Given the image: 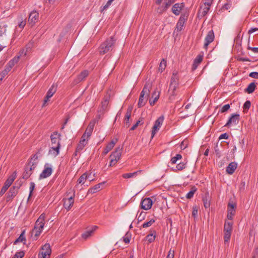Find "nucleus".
<instances>
[{
    "instance_id": "1",
    "label": "nucleus",
    "mask_w": 258,
    "mask_h": 258,
    "mask_svg": "<svg viewBox=\"0 0 258 258\" xmlns=\"http://www.w3.org/2000/svg\"><path fill=\"white\" fill-rule=\"evenodd\" d=\"M116 39L112 36L106 39V40L101 44L99 47L100 54L103 55L113 49L116 42Z\"/></svg>"
},
{
    "instance_id": "2",
    "label": "nucleus",
    "mask_w": 258,
    "mask_h": 258,
    "mask_svg": "<svg viewBox=\"0 0 258 258\" xmlns=\"http://www.w3.org/2000/svg\"><path fill=\"white\" fill-rule=\"evenodd\" d=\"M152 84L151 83H146L145 84L144 88L140 94L138 102L139 107H142L145 105L147 100L145 99V96L146 95V97H148L149 96Z\"/></svg>"
},
{
    "instance_id": "3",
    "label": "nucleus",
    "mask_w": 258,
    "mask_h": 258,
    "mask_svg": "<svg viewBox=\"0 0 258 258\" xmlns=\"http://www.w3.org/2000/svg\"><path fill=\"white\" fill-rule=\"evenodd\" d=\"M179 85V77L177 72H174L171 78V83L169 86V91L172 96L175 95V91Z\"/></svg>"
},
{
    "instance_id": "4",
    "label": "nucleus",
    "mask_w": 258,
    "mask_h": 258,
    "mask_svg": "<svg viewBox=\"0 0 258 258\" xmlns=\"http://www.w3.org/2000/svg\"><path fill=\"white\" fill-rule=\"evenodd\" d=\"M17 177V173L16 171L14 172L9 178L5 181L4 186L1 189L0 191V196H2L7 190L8 188L11 185L13 181L15 180Z\"/></svg>"
},
{
    "instance_id": "5",
    "label": "nucleus",
    "mask_w": 258,
    "mask_h": 258,
    "mask_svg": "<svg viewBox=\"0 0 258 258\" xmlns=\"http://www.w3.org/2000/svg\"><path fill=\"white\" fill-rule=\"evenodd\" d=\"M211 5V2H205L203 5L201 6L198 12V17L199 19H202L205 16L210 10V8Z\"/></svg>"
},
{
    "instance_id": "6",
    "label": "nucleus",
    "mask_w": 258,
    "mask_h": 258,
    "mask_svg": "<svg viewBox=\"0 0 258 258\" xmlns=\"http://www.w3.org/2000/svg\"><path fill=\"white\" fill-rule=\"evenodd\" d=\"M36 166V163H33L30 161L25 167V170L22 176L23 179H27L29 178L32 174V171L35 168Z\"/></svg>"
},
{
    "instance_id": "7",
    "label": "nucleus",
    "mask_w": 258,
    "mask_h": 258,
    "mask_svg": "<svg viewBox=\"0 0 258 258\" xmlns=\"http://www.w3.org/2000/svg\"><path fill=\"white\" fill-rule=\"evenodd\" d=\"M51 253V249L49 243L45 244L38 254V258H49Z\"/></svg>"
},
{
    "instance_id": "8",
    "label": "nucleus",
    "mask_w": 258,
    "mask_h": 258,
    "mask_svg": "<svg viewBox=\"0 0 258 258\" xmlns=\"http://www.w3.org/2000/svg\"><path fill=\"white\" fill-rule=\"evenodd\" d=\"M52 172V167L49 163H45L44 169L39 175V179H42L50 176Z\"/></svg>"
},
{
    "instance_id": "9",
    "label": "nucleus",
    "mask_w": 258,
    "mask_h": 258,
    "mask_svg": "<svg viewBox=\"0 0 258 258\" xmlns=\"http://www.w3.org/2000/svg\"><path fill=\"white\" fill-rule=\"evenodd\" d=\"M188 18V14L184 13L182 14L178 20L177 23L176 24L175 30L177 32L181 31L184 26V23L187 21Z\"/></svg>"
},
{
    "instance_id": "10",
    "label": "nucleus",
    "mask_w": 258,
    "mask_h": 258,
    "mask_svg": "<svg viewBox=\"0 0 258 258\" xmlns=\"http://www.w3.org/2000/svg\"><path fill=\"white\" fill-rule=\"evenodd\" d=\"M239 119L240 115L239 114H232L225 126L229 127L232 124L237 125L239 122Z\"/></svg>"
},
{
    "instance_id": "11",
    "label": "nucleus",
    "mask_w": 258,
    "mask_h": 258,
    "mask_svg": "<svg viewBox=\"0 0 258 258\" xmlns=\"http://www.w3.org/2000/svg\"><path fill=\"white\" fill-rule=\"evenodd\" d=\"M45 216L43 213L40 216V217L38 218L35 222L34 226L35 229L42 230L45 224Z\"/></svg>"
},
{
    "instance_id": "12",
    "label": "nucleus",
    "mask_w": 258,
    "mask_h": 258,
    "mask_svg": "<svg viewBox=\"0 0 258 258\" xmlns=\"http://www.w3.org/2000/svg\"><path fill=\"white\" fill-rule=\"evenodd\" d=\"M75 196V192H74L73 196L68 199H63V207L67 210L69 211L73 206L74 200V197Z\"/></svg>"
},
{
    "instance_id": "13",
    "label": "nucleus",
    "mask_w": 258,
    "mask_h": 258,
    "mask_svg": "<svg viewBox=\"0 0 258 258\" xmlns=\"http://www.w3.org/2000/svg\"><path fill=\"white\" fill-rule=\"evenodd\" d=\"M60 134H58L57 132H54L50 136V139L51 141V146H57L58 145L60 146Z\"/></svg>"
},
{
    "instance_id": "14",
    "label": "nucleus",
    "mask_w": 258,
    "mask_h": 258,
    "mask_svg": "<svg viewBox=\"0 0 258 258\" xmlns=\"http://www.w3.org/2000/svg\"><path fill=\"white\" fill-rule=\"evenodd\" d=\"M153 205V201L150 198H146L141 203V208L148 210L151 208Z\"/></svg>"
},
{
    "instance_id": "15",
    "label": "nucleus",
    "mask_w": 258,
    "mask_h": 258,
    "mask_svg": "<svg viewBox=\"0 0 258 258\" xmlns=\"http://www.w3.org/2000/svg\"><path fill=\"white\" fill-rule=\"evenodd\" d=\"M57 86L53 84L47 91L46 96L44 100L43 106L48 101V100L53 96L56 91Z\"/></svg>"
},
{
    "instance_id": "16",
    "label": "nucleus",
    "mask_w": 258,
    "mask_h": 258,
    "mask_svg": "<svg viewBox=\"0 0 258 258\" xmlns=\"http://www.w3.org/2000/svg\"><path fill=\"white\" fill-rule=\"evenodd\" d=\"M122 149V148H120V147L116 148L115 151L110 155V158L117 162L121 157Z\"/></svg>"
},
{
    "instance_id": "17",
    "label": "nucleus",
    "mask_w": 258,
    "mask_h": 258,
    "mask_svg": "<svg viewBox=\"0 0 258 258\" xmlns=\"http://www.w3.org/2000/svg\"><path fill=\"white\" fill-rule=\"evenodd\" d=\"M39 13L35 10L32 11L29 17L28 22L33 26L38 21Z\"/></svg>"
},
{
    "instance_id": "18",
    "label": "nucleus",
    "mask_w": 258,
    "mask_h": 258,
    "mask_svg": "<svg viewBox=\"0 0 258 258\" xmlns=\"http://www.w3.org/2000/svg\"><path fill=\"white\" fill-rule=\"evenodd\" d=\"M235 207H236V205L235 204H232L230 203H228L227 218L229 220H232L233 218V216L235 215Z\"/></svg>"
},
{
    "instance_id": "19",
    "label": "nucleus",
    "mask_w": 258,
    "mask_h": 258,
    "mask_svg": "<svg viewBox=\"0 0 258 258\" xmlns=\"http://www.w3.org/2000/svg\"><path fill=\"white\" fill-rule=\"evenodd\" d=\"M18 189L17 187L13 186L11 187L9 192L6 194L7 202L11 201L18 194Z\"/></svg>"
},
{
    "instance_id": "20",
    "label": "nucleus",
    "mask_w": 258,
    "mask_h": 258,
    "mask_svg": "<svg viewBox=\"0 0 258 258\" xmlns=\"http://www.w3.org/2000/svg\"><path fill=\"white\" fill-rule=\"evenodd\" d=\"M214 34L213 30L209 31L205 39L204 48H207L210 43L214 39Z\"/></svg>"
},
{
    "instance_id": "21",
    "label": "nucleus",
    "mask_w": 258,
    "mask_h": 258,
    "mask_svg": "<svg viewBox=\"0 0 258 258\" xmlns=\"http://www.w3.org/2000/svg\"><path fill=\"white\" fill-rule=\"evenodd\" d=\"M184 7V4L183 3L180 4H175L172 8V12L174 14H175L176 16H178L179 15L181 10L183 9Z\"/></svg>"
},
{
    "instance_id": "22",
    "label": "nucleus",
    "mask_w": 258,
    "mask_h": 258,
    "mask_svg": "<svg viewBox=\"0 0 258 258\" xmlns=\"http://www.w3.org/2000/svg\"><path fill=\"white\" fill-rule=\"evenodd\" d=\"M19 58V56L14 57L13 59L9 61V62L6 66L5 68L10 71L12 68L18 62Z\"/></svg>"
},
{
    "instance_id": "23",
    "label": "nucleus",
    "mask_w": 258,
    "mask_h": 258,
    "mask_svg": "<svg viewBox=\"0 0 258 258\" xmlns=\"http://www.w3.org/2000/svg\"><path fill=\"white\" fill-rule=\"evenodd\" d=\"M237 167V164L235 162L230 163L226 167V171L229 174H232Z\"/></svg>"
},
{
    "instance_id": "24",
    "label": "nucleus",
    "mask_w": 258,
    "mask_h": 258,
    "mask_svg": "<svg viewBox=\"0 0 258 258\" xmlns=\"http://www.w3.org/2000/svg\"><path fill=\"white\" fill-rule=\"evenodd\" d=\"M210 200L211 198L209 196V194L208 191H207L205 193L204 196L203 197V202L204 203V207L206 209H208L210 207Z\"/></svg>"
},
{
    "instance_id": "25",
    "label": "nucleus",
    "mask_w": 258,
    "mask_h": 258,
    "mask_svg": "<svg viewBox=\"0 0 258 258\" xmlns=\"http://www.w3.org/2000/svg\"><path fill=\"white\" fill-rule=\"evenodd\" d=\"M117 141V140L116 139L115 140V141L112 140L106 145L103 152L104 155H106L114 147Z\"/></svg>"
},
{
    "instance_id": "26",
    "label": "nucleus",
    "mask_w": 258,
    "mask_h": 258,
    "mask_svg": "<svg viewBox=\"0 0 258 258\" xmlns=\"http://www.w3.org/2000/svg\"><path fill=\"white\" fill-rule=\"evenodd\" d=\"M131 112L132 108H128L126 111L124 118V123L126 127H128L130 125V119L131 116Z\"/></svg>"
},
{
    "instance_id": "27",
    "label": "nucleus",
    "mask_w": 258,
    "mask_h": 258,
    "mask_svg": "<svg viewBox=\"0 0 258 258\" xmlns=\"http://www.w3.org/2000/svg\"><path fill=\"white\" fill-rule=\"evenodd\" d=\"M60 147V146H59L58 145L57 146H51L49 150V154L55 157L56 156L59 154Z\"/></svg>"
},
{
    "instance_id": "28",
    "label": "nucleus",
    "mask_w": 258,
    "mask_h": 258,
    "mask_svg": "<svg viewBox=\"0 0 258 258\" xmlns=\"http://www.w3.org/2000/svg\"><path fill=\"white\" fill-rule=\"evenodd\" d=\"M25 230H23L20 235L19 236L18 238L16 239V240L14 242V244H16L18 242H23L25 244L26 243V239L25 236Z\"/></svg>"
},
{
    "instance_id": "29",
    "label": "nucleus",
    "mask_w": 258,
    "mask_h": 258,
    "mask_svg": "<svg viewBox=\"0 0 258 258\" xmlns=\"http://www.w3.org/2000/svg\"><path fill=\"white\" fill-rule=\"evenodd\" d=\"M105 181H103L102 182L99 183L98 184H96L93 187L90 188L88 190V192L91 194H94L97 191H99V189L101 187V186L105 183Z\"/></svg>"
},
{
    "instance_id": "30",
    "label": "nucleus",
    "mask_w": 258,
    "mask_h": 258,
    "mask_svg": "<svg viewBox=\"0 0 258 258\" xmlns=\"http://www.w3.org/2000/svg\"><path fill=\"white\" fill-rule=\"evenodd\" d=\"M141 172L142 170H138L133 173H124L122 175V177L124 178H130L135 177L140 173H141Z\"/></svg>"
},
{
    "instance_id": "31",
    "label": "nucleus",
    "mask_w": 258,
    "mask_h": 258,
    "mask_svg": "<svg viewBox=\"0 0 258 258\" xmlns=\"http://www.w3.org/2000/svg\"><path fill=\"white\" fill-rule=\"evenodd\" d=\"M256 88V85L254 82L250 83L247 87L244 89V92L248 94L253 93Z\"/></svg>"
},
{
    "instance_id": "32",
    "label": "nucleus",
    "mask_w": 258,
    "mask_h": 258,
    "mask_svg": "<svg viewBox=\"0 0 258 258\" xmlns=\"http://www.w3.org/2000/svg\"><path fill=\"white\" fill-rule=\"evenodd\" d=\"M97 228V227L96 226H94L92 230L85 231L82 234V237L84 239H87L92 235L93 232L96 230Z\"/></svg>"
},
{
    "instance_id": "33",
    "label": "nucleus",
    "mask_w": 258,
    "mask_h": 258,
    "mask_svg": "<svg viewBox=\"0 0 258 258\" xmlns=\"http://www.w3.org/2000/svg\"><path fill=\"white\" fill-rule=\"evenodd\" d=\"M233 223L230 222L225 221L224 226V232H231Z\"/></svg>"
},
{
    "instance_id": "34",
    "label": "nucleus",
    "mask_w": 258,
    "mask_h": 258,
    "mask_svg": "<svg viewBox=\"0 0 258 258\" xmlns=\"http://www.w3.org/2000/svg\"><path fill=\"white\" fill-rule=\"evenodd\" d=\"M152 97H154V98H153V100H152L150 99L149 100V103L151 106L154 105L155 104V103L157 101V100H158L159 97V92L157 93V92L156 91H154L152 93Z\"/></svg>"
},
{
    "instance_id": "35",
    "label": "nucleus",
    "mask_w": 258,
    "mask_h": 258,
    "mask_svg": "<svg viewBox=\"0 0 258 258\" xmlns=\"http://www.w3.org/2000/svg\"><path fill=\"white\" fill-rule=\"evenodd\" d=\"M109 96H105L104 98L103 101L101 102V107L103 110H105L107 109L108 104L109 103Z\"/></svg>"
},
{
    "instance_id": "36",
    "label": "nucleus",
    "mask_w": 258,
    "mask_h": 258,
    "mask_svg": "<svg viewBox=\"0 0 258 258\" xmlns=\"http://www.w3.org/2000/svg\"><path fill=\"white\" fill-rule=\"evenodd\" d=\"M197 190V188L195 186H192L190 189V190L186 194V198L187 199H190L193 197L195 193Z\"/></svg>"
},
{
    "instance_id": "37",
    "label": "nucleus",
    "mask_w": 258,
    "mask_h": 258,
    "mask_svg": "<svg viewBox=\"0 0 258 258\" xmlns=\"http://www.w3.org/2000/svg\"><path fill=\"white\" fill-rule=\"evenodd\" d=\"M88 75V72L87 71H84L82 72L77 77V82L82 81Z\"/></svg>"
},
{
    "instance_id": "38",
    "label": "nucleus",
    "mask_w": 258,
    "mask_h": 258,
    "mask_svg": "<svg viewBox=\"0 0 258 258\" xmlns=\"http://www.w3.org/2000/svg\"><path fill=\"white\" fill-rule=\"evenodd\" d=\"M89 178L88 174L87 173H83L78 179L77 182L79 184H84L85 180Z\"/></svg>"
},
{
    "instance_id": "39",
    "label": "nucleus",
    "mask_w": 258,
    "mask_h": 258,
    "mask_svg": "<svg viewBox=\"0 0 258 258\" xmlns=\"http://www.w3.org/2000/svg\"><path fill=\"white\" fill-rule=\"evenodd\" d=\"M7 25L4 23H0V37L5 35L7 31Z\"/></svg>"
},
{
    "instance_id": "40",
    "label": "nucleus",
    "mask_w": 258,
    "mask_h": 258,
    "mask_svg": "<svg viewBox=\"0 0 258 258\" xmlns=\"http://www.w3.org/2000/svg\"><path fill=\"white\" fill-rule=\"evenodd\" d=\"M166 67V61L165 60V59L163 58L160 63L158 68L159 71L162 73L165 69Z\"/></svg>"
},
{
    "instance_id": "41",
    "label": "nucleus",
    "mask_w": 258,
    "mask_h": 258,
    "mask_svg": "<svg viewBox=\"0 0 258 258\" xmlns=\"http://www.w3.org/2000/svg\"><path fill=\"white\" fill-rule=\"evenodd\" d=\"M224 243L226 244V243H228L229 240L231 237V232H224Z\"/></svg>"
},
{
    "instance_id": "42",
    "label": "nucleus",
    "mask_w": 258,
    "mask_h": 258,
    "mask_svg": "<svg viewBox=\"0 0 258 258\" xmlns=\"http://www.w3.org/2000/svg\"><path fill=\"white\" fill-rule=\"evenodd\" d=\"M25 252L23 250L17 251L14 255L12 258H23L25 255Z\"/></svg>"
},
{
    "instance_id": "43",
    "label": "nucleus",
    "mask_w": 258,
    "mask_h": 258,
    "mask_svg": "<svg viewBox=\"0 0 258 258\" xmlns=\"http://www.w3.org/2000/svg\"><path fill=\"white\" fill-rule=\"evenodd\" d=\"M164 120V117L163 116H160L155 122L154 125L160 127L163 123Z\"/></svg>"
},
{
    "instance_id": "44",
    "label": "nucleus",
    "mask_w": 258,
    "mask_h": 258,
    "mask_svg": "<svg viewBox=\"0 0 258 258\" xmlns=\"http://www.w3.org/2000/svg\"><path fill=\"white\" fill-rule=\"evenodd\" d=\"M186 167V163L184 162H180L179 163L177 164V165L176 166V169L174 170H182V169H184Z\"/></svg>"
},
{
    "instance_id": "45",
    "label": "nucleus",
    "mask_w": 258,
    "mask_h": 258,
    "mask_svg": "<svg viewBox=\"0 0 258 258\" xmlns=\"http://www.w3.org/2000/svg\"><path fill=\"white\" fill-rule=\"evenodd\" d=\"M155 220L151 219L149 221L145 222L142 226L143 228H147L150 227L154 223H155Z\"/></svg>"
},
{
    "instance_id": "46",
    "label": "nucleus",
    "mask_w": 258,
    "mask_h": 258,
    "mask_svg": "<svg viewBox=\"0 0 258 258\" xmlns=\"http://www.w3.org/2000/svg\"><path fill=\"white\" fill-rule=\"evenodd\" d=\"M35 183L33 182H31L30 183V188H29L30 192H29V197H28V200H27L28 202L29 201L30 198H31V197L32 195L33 191L35 188Z\"/></svg>"
},
{
    "instance_id": "47",
    "label": "nucleus",
    "mask_w": 258,
    "mask_h": 258,
    "mask_svg": "<svg viewBox=\"0 0 258 258\" xmlns=\"http://www.w3.org/2000/svg\"><path fill=\"white\" fill-rule=\"evenodd\" d=\"M9 72L10 71L9 70L5 68V69L0 73V81L3 80L5 76L8 75Z\"/></svg>"
},
{
    "instance_id": "48",
    "label": "nucleus",
    "mask_w": 258,
    "mask_h": 258,
    "mask_svg": "<svg viewBox=\"0 0 258 258\" xmlns=\"http://www.w3.org/2000/svg\"><path fill=\"white\" fill-rule=\"evenodd\" d=\"M251 105V102L249 100H247L245 102V103L243 104V108L244 112L247 111Z\"/></svg>"
},
{
    "instance_id": "49",
    "label": "nucleus",
    "mask_w": 258,
    "mask_h": 258,
    "mask_svg": "<svg viewBox=\"0 0 258 258\" xmlns=\"http://www.w3.org/2000/svg\"><path fill=\"white\" fill-rule=\"evenodd\" d=\"M232 6V3L231 2H227L225 3L221 7V9L222 11L223 10H228Z\"/></svg>"
},
{
    "instance_id": "50",
    "label": "nucleus",
    "mask_w": 258,
    "mask_h": 258,
    "mask_svg": "<svg viewBox=\"0 0 258 258\" xmlns=\"http://www.w3.org/2000/svg\"><path fill=\"white\" fill-rule=\"evenodd\" d=\"M175 0H168L166 3L165 6L163 8V11H166L168 8L174 2Z\"/></svg>"
},
{
    "instance_id": "51",
    "label": "nucleus",
    "mask_w": 258,
    "mask_h": 258,
    "mask_svg": "<svg viewBox=\"0 0 258 258\" xmlns=\"http://www.w3.org/2000/svg\"><path fill=\"white\" fill-rule=\"evenodd\" d=\"M114 0H108L105 5H104L102 7H101V12H102L103 11L107 9L111 5V4H112V2Z\"/></svg>"
},
{
    "instance_id": "52",
    "label": "nucleus",
    "mask_w": 258,
    "mask_h": 258,
    "mask_svg": "<svg viewBox=\"0 0 258 258\" xmlns=\"http://www.w3.org/2000/svg\"><path fill=\"white\" fill-rule=\"evenodd\" d=\"M155 235H153V234H149L147 236L148 240L150 243L153 242L155 240Z\"/></svg>"
},
{
    "instance_id": "53",
    "label": "nucleus",
    "mask_w": 258,
    "mask_h": 258,
    "mask_svg": "<svg viewBox=\"0 0 258 258\" xmlns=\"http://www.w3.org/2000/svg\"><path fill=\"white\" fill-rule=\"evenodd\" d=\"M95 123H96V120H95L94 119V120H91L90 122V123H89V124H88V125L87 128L89 129V130H91L92 131H93V129H94Z\"/></svg>"
},
{
    "instance_id": "54",
    "label": "nucleus",
    "mask_w": 258,
    "mask_h": 258,
    "mask_svg": "<svg viewBox=\"0 0 258 258\" xmlns=\"http://www.w3.org/2000/svg\"><path fill=\"white\" fill-rule=\"evenodd\" d=\"M203 55H198L196 58L194 60V62L195 63H198V64H199L203 60Z\"/></svg>"
},
{
    "instance_id": "55",
    "label": "nucleus",
    "mask_w": 258,
    "mask_h": 258,
    "mask_svg": "<svg viewBox=\"0 0 258 258\" xmlns=\"http://www.w3.org/2000/svg\"><path fill=\"white\" fill-rule=\"evenodd\" d=\"M143 123V122L142 121V120H138L137 121V122L130 128V131L135 130L139 124H142Z\"/></svg>"
},
{
    "instance_id": "56",
    "label": "nucleus",
    "mask_w": 258,
    "mask_h": 258,
    "mask_svg": "<svg viewBox=\"0 0 258 258\" xmlns=\"http://www.w3.org/2000/svg\"><path fill=\"white\" fill-rule=\"evenodd\" d=\"M23 183V181L22 179H19L16 181L15 183L16 185L14 186L17 187V189L19 190V189L22 186Z\"/></svg>"
},
{
    "instance_id": "57",
    "label": "nucleus",
    "mask_w": 258,
    "mask_h": 258,
    "mask_svg": "<svg viewBox=\"0 0 258 258\" xmlns=\"http://www.w3.org/2000/svg\"><path fill=\"white\" fill-rule=\"evenodd\" d=\"M146 213L142 212L138 217V220L139 222L143 221L145 217Z\"/></svg>"
},
{
    "instance_id": "58",
    "label": "nucleus",
    "mask_w": 258,
    "mask_h": 258,
    "mask_svg": "<svg viewBox=\"0 0 258 258\" xmlns=\"http://www.w3.org/2000/svg\"><path fill=\"white\" fill-rule=\"evenodd\" d=\"M245 182L244 181H241L239 186V190L240 191H243L245 189Z\"/></svg>"
},
{
    "instance_id": "59",
    "label": "nucleus",
    "mask_w": 258,
    "mask_h": 258,
    "mask_svg": "<svg viewBox=\"0 0 258 258\" xmlns=\"http://www.w3.org/2000/svg\"><path fill=\"white\" fill-rule=\"evenodd\" d=\"M42 230L35 229V228H34L33 230V232L34 233V235L36 237V238H37L40 235V234L42 232Z\"/></svg>"
},
{
    "instance_id": "60",
    "label": "nucleus",
    "mask_w": 258,
    "mask_h": 258,
    "mask_svg": "<svg viewBox=\"0 0 258 258\" xmlns=\"http://www.w3.org/2000/svg\"><path fill=\"white\" fill-rule=\"evenodd\" d=\"M230 108V105L229 104L224 105L221 109L222 113L227 111Z\"/></svg>"
},
{
    "instance_id": "61",
    "label": "nucleus",
    "mask_w": 258,
    "mask_h": 258,
    "mask_svg": "<svg viewBox=\"0 0 258 258\" xmlns=\"http://www.w3.org/2000/svg\"><path fill=\"white\" fill-rule=\"evenodd\" d=\"M249 76L254 79H258V72H252L249 74Z\"/></svg>"
},
{
    "instance_id": "62",
    "label": "nucleus",
    "mask_w": 258,
    "mask_h": 258,
    "mask_svg": "<svg viewBox=\"0 0 258 258\" xmlns=\"http://www.w3.org/2000/svg\"><path fill=\"white\" fill-rule=\"evenodd\" d=\"M237 60L238 61H242V62L250 61V59L247 57H239V56L237 57Z\"/></svg>"
},
{
    "instance_id": "63",
    "label": "nucleus",
    "mask_w": 258,
    "mask_h": 258,
    "mask_svg": "<svg viewBox=\"0 0 258 258\" xmlns=\"http://www.w3.org/2000/svg\"><path fill=\"white\" fill-rule=\"evenodd\" d=\"M159 128H160L159 127L154 125V126L153 127L152 131V138L154 137V136L156 133L157 131L159 130Z\"/></svg>"
},
{
    "instance_id": "64",
    "label": "nucleus",
    "mask_w": 258,
    "mask_h": 258,
    "mask_svg": "<svg viewBox=\"0 0 258 258\" xmlns=\"http://www.w3.org/2000/svg\"><path fill=\"white\" fill-rule=\"evenodd\" d=\"M93 131L86 128L84 134L87 135V139H88L92 135Z\"/></svg>"
}]
</instances>
